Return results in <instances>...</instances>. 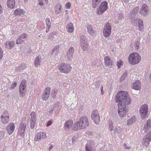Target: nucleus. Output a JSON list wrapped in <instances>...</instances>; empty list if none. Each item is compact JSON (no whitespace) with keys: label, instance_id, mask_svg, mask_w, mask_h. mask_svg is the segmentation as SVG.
I'll return each instance as SVG.
<instances>
[{"label":"nucleus","instance_id":"1","mask_svg":"<svg viewBox=\"0 0 151 151\" xmlns=\"http://www.w3.org/2000/svg\"><path fill=\"white\" fill-rule=\"evenodd\" d=\"M128 95L127 92L120 91L117 93L115 97V102L118 103V113L121 117L126 116L128 111L127 106L131 102L130 98Z\"/></svg>","mask_w":151,"mask_h":151},{"label":"nucleus","instance_id":"2","mask_svg":"<svg viewBox=\"0 0 151 151\" xmlns=\"http://www.w3.org/2000/svg\"><path fill=\"white\" fill-rule=\"evenodd\" d=\"M88 121L86 116L81 117L79 120L75 122L72 127V129L76 131L78 129L85 128L88 126Z\"/></svg>","mask_w":151,"mask_h":151},{"label":"nucleus","instance_id":"3","mask_svg":"<svg viewBox=\"0 0 151 151\" xmlns=\"http://www.w3.org/2000/svg\"><path fill=\"white\" fill-rule=\"evenodd\" d=\"M141 56L138 53L133 52L131 53L128 57V62L132 65L139 63L141 60Z\"/></svg>","mask_w":151,"mask_h":151},{"label":"nucleus","instance_id":"4","mask_svg":"<svg viewBox=\"0 0 151 151\" xmlns=\"http://www.w3.org/2000/svg\"><path fill=\"white\" fill-rule=\"evenodd\" d=\"M72 69L70 65L66 63L61 64L59 67V70L61 72L67 73L70 71Z\"/></svg>","mask_w":151,"mask_h":151},{"label":"nucleus","instance_id":"5","mask_svg":"<svg viewBox=\"0 0 151 151\" xmlns=\"http://www.w3.org/2000/svg\"><path fill=\"white\" fill-rule=\"evenodd\" d=\"M148 106L146 104L142 105L140 107L139 112L142 119H145L146 117L148 112Z\"/></svg>","mask_w":151,"mask_h":151},{"label":"nucleus","instance_id":"6","mask_svg":"<svg viewBox=\"0 0 151 151\" xmlns=\"http://www.w3.org/2000/svg\"><path fill=\"white\" fill-rule=\"evenodd\" d=\"M108 8V3L106 1L102 2L100 5L99 9L97 10L96 14H102Z\"/></svg>","mask_w":151,"mask_h":151},{"label":"nucleus","instance_id":"7","mask_svg":"<svg viewBox=\"0 0 151 151\" xmlns=\"http://www.w3.org/2000/svg\"><path fill=\"white\" fill-rule=\"evenodd\" d=\"M111 27L109 22L106 24L103 29V34L105 37H107L110 35Z\"/></svg>","mask_w":151,"mask_h":151},{"label":"nucleus","instance_id":"8","mask_svg":"<svg viewBox=\"0 0 151 151\" xmlns=\"http://www.w3.org/2000/svg\"><path fill=\"white\" fill-rule=\"evenodd\" d=\"M151 141V132H149L144 138L142 141V145L146 148L149 147L150 141Z\"/></svg>","mask_w":151,"mask_h":151},{"label":"nucleus","instance_id":"9","mask_svg":"<svg viewBox=\"0 0 151 151\" xmlns=\"http://www.w3.org/2000/svg\"><path fill=\"white\" fill-rule=\"evenodd\" d=\"M1 121L4 124H7L9 121V114L7 111H5L2 114L1 116Z\"/></svg>","mask_w":151,"mask_h":151},{"label":"nucleus","instance_id":"10","mask_svg":"<svg viewBox=\"0 0 151 151\" xmlns=\"http://www.w3.org/2000/svg\"><path fill=\"white\" fill-rule=\"evenodd\" d=\"M26 81L25 80L22 81L19 87V93L21 96H23L25 94V89L26 85Z\"/></svg>","mask_w":151,"mask_h":151},{"label":"nucleus","instance_id":"11","mask_svg":"<svg viewBox=\"0 0 151 151\" xmlns=\"http://www.w3.org/2000/svg\"><path fill=\"white\" fill-rule=\"evenodd\" d=\"M26 124L24 123L21 122L19 125L18 129V135L20 136H23L24 134V132L26 127Z\"/></svg>","mask_w":151,"mask_h":151},{"label":"nucleus","instance_id":"12","mask_svg":"<svg viewBox=\"0 0 151 151\" xmlns=\"http://www.w3.org/2000/svg\"><path fill=\"white\" fill-rule=\"evenodd\" d=\"M151 129V120H147L146 121L144 126L141 128L142 132L144 133L148 131Z\"/></svg>","mask_w":151,"mask_h":151},{"label":"nucleus","instance_id":"13","mask_svg":"<svg viewBox=\"0 0 151 151\" xmlns=\"http://www.w3.org/2000/svg\"><path fill=\"white\" fill-rule=\"evenodd\" d=\"M50 92V88L47 87L45 88V90L42 96V99L43 101L47 100L49 96Z\"/></svg>","mask_w":151,"mask_h":151},{"label":"nucleus","instance_id":"14","mask_svg":"<svg viewBox=\"0 0 151 151\" xmlns=\"http://www.w3.org/2000/svg\"><path fill=\"white\" fill-rule=\"evenodd\" d=\"M94 145V143L93 141H88L86 145V151H95L93 148Z\"/></svg>","mask_w":151,"mask_h":151},{"label":"nucleus","instance_id":"15","mask_svg":"<svg viewBox=\"0 0 151 151\" xmlns=\"http://www.w3.org/2000/svg\"><path fill=\"white\" fill-rule=\"evenodd\" d=\"M15 129V126L13 122L9 123L6 127V129L8 134L10 135L12 134Z\"/></svg>","mask_w":151,"mask_h":151},{"label":"nucleus","instance_id":"16","mask_svg":"<svg viewBox=\"0 0 151 151\" xmlns=\"http://www.w3.org/2000/svg\"><path fill=\"white\" fill-rule=\"evenodd\" d=\"M47 137L46 134L44 132L38 133L35 138L34 140L37 141L40 140L42 139L45 138Z\"/></svg>","mask_w":151,"mask_h":151},{"label":"nucleus","instance_id":"17","mask_svg":"<svg viewBox=\"0 0 151 151\" xmlns=\"http://www.w3.org/2000/svg\"><path fill=\"white\" fill-rule=\"evenodd\" d=\"M104 63L106 67H111L113 63L109 57L108 56L104 57Z\"/></svg>","mask_w":151,"mask_h":151},{"label":"nucleus","instance_id":"18","mask_svg":"<svg viewBox=\"0 0 151 151\" xmlns=\"http://www.w3.org/2000/svg\"><path fill=\"white\" fill-rule=\"evenodd\" d=\"M141 84L139 81H134L132 84V88L133 89L136 90H139L141 88Z\"/></svg>","mask_w":151,"mask_h":151},{"label":"nucleus","instance_id":"19","mask_svg":"<svg viewBox=\"0 0 151 151\" xmlns=\"http://www.w3.org/2000/svg\"><path fill=\"white\" fill-rule=\"evenodd\" d=\"M148 12L147 6L146 4H144L142 5L140 13L142 15L145 16L146 15Z\"/></svg>","mask_w":151,"mask_h":151},{"label":"nucleus","instance_id":"20","mask_svg":"<svg viewBox=\"0 0 151 151\" xmlns=\"http://www.w3.org/2000/svg\"><path fill=\"white\" fill-rule=\"evenodd\" d=\"M62 7L60 3L57 4L55 7V12L56 14H60L62 11Z\"/></svg>","mask_w":151,"mask_h":151},{"label":"nucleus","instance_id":"21","mask_svg":"<svg viewBox=\"0 0 151 151\" xmlns=\"http://www.w3.org/2000/svg\"><path fill=\"white\" fill-rule=\"evenodd\" d=\"M87 31L90 35L94 36L96 35V32L93 29V27L91 25H88L87 27Z\"/></svg>","mask_w":151,"mask_h":151},{"label":"nucleus","instance_id":"22","mask_svg":"<svg viewBox=\"0 0 151 151\" xmlns=\"http://www.w3.org/2000/svg\"><path fill=\"white\" fill-rule=\"evenodd\" d=\"M73 122L72 119L67 121L65 123L64 127L65 129H70L73 125Z\"/></svg>","mask_w":151,"mask_h":151},{"label":"nucleus","instance_id":"23","mask_svg":"<svg viewBox=\"0 0 151 151\" xmlns=\"http://www.w3.org/2000/svg\"><path fill=\"white\" fill-rule=\"evenodd\" d=\"M14 45V42L13 41H7L5 44V47L9 49H12Z\"/></svg>","mask_w":151,"mask_h":151},{"label":"nucleus","instance_id":"24","mask_svg":"<svg viewBox=\"0 0 151 151\" xmlns=\"http://www.w3.org/2000/svg\"><path fill=\"white\" fill-rule=\"evenodd\" d=\"M7 4L9 8L12 9L15 6V0H7Z\"/></svg>","mask_w":151,"mask_h":151},{"label":"nucleus","instance_id":"25","mask_svg":"<svg viewBox=\"0 0 151 151\" xmlns=\"http://www.w3.org/2000/svg\"><path fill=\"white\" fill-rule=\"evenodd\" d=\"M67 31L69 32H72L73 31L74 27L72 23H69L66 27Z\"/></svg>","mask_w":151,"mask_h":151},{"label":"nucleus","instance_id":"26","mask_svg":"<svg viewBox=\"0 0 151 151\" xmlns=\"http://www.w3.org/2000/svg\"><path fill=\"white\" fill-rule=\"evenodd\" d=\"M136 120L135 117L133 116L127 121V124L128 126H130L134 123Z\"/></svg>","mask_w":151,"mask_h":151},{"label":"nucleus","instance_id":"27","mask_svg":"<svg viewBox=\"0 0 151 151\" xmlns=\"http://www.w3.org/2000/svg\"><path fill=\"white\" fill-rule=\"evenodd\" d=\"M80 44L88 43V39L86 37L83 35H81L80 37Z\"/></svg>","mask_w":151,"mask_h":151},{"label":"nucleus","instance_id":"28","mask_svg":"<svg viewBox=\"0 0 151 151\" xmlns=\"http://www.w3.org/2000/svg\"><path fill=\"white\" fill-rule=\"evenodd\" d=\"M24 12L22 9L15 10L14 12V14L15 15H21L22 14H24Z\"/></svg>","mask_w":151,"mask_h":151},{"label":"nucleus","instance_id":"29","mask_svg":"<svg viewBox=\"0 0 151 151\" xmlns=\"http://www.w3.org/2000/svg\"><path fill=\"white\" fill-rule=\"evenodd\" d=\"M74 51L73 47H70L69 48L67 55L68 58L70 59L72 57Z\"/></svg>","mask_w":151,"mask_h":151},{"label":"nucleus","instance_id":"30","mask_svg":"<svg viewBox=\"0 0 151 151\" xmlns=\"http://www.w3.org/2000/svg\"><path fill=\"white\" fill-rule=\"evenodd\" d=\"M29 120H36V114L35 112L32 111L30 114Z\"/></svg>","mask_w":151,"mask_h":151},{"label":"nucleus","instance_id":"31","mask_svg":"<svg viewBox=\"0 0 151 151\" xmlns=\"http://www.w3.org/2000/svg\"><path fill=\"white\" fill-rule=\"evenodd\" d=\"M92 120H93L95 124H98L100 121V117L99 114L95 116L94 118L92 119Z\"/></svg>","mask_w":151,"mask_h":151},{"label":"nucleus","instance_id":"32","mask_svg":"<svg viewBox=\"0 0 151 151\" xmlns=\"http://www.w3.org/2000/svg\"><path fill=\"white\" fill-rule=\"evenodd\" d=\"M138 25L139 30L141 31L143 28V25L142 21L141 19H138Z\"/></svg>","mask_w":151,"mask_h":151},{"label":"nucleus","instance_id":"33","mask_svg":"<svg viewBox=\"0 0 151 151\" xmlns=\"http://www.w3.org/2000/svg\"><path fill=\"white\" fill-rule=\"evenodd\" d=\"M99 114L98 113V110L96 109H94L92 112L91 115V118L92 119L94 118L95 116Z\"/></svg>","mask_w":151,"mask_h":151},{"label":"nucleus","instance_id":"34","mask_svg":"<svg viewBox=\"0 0 151 151\" xmlns=\"http://www.w3.org/2000/svg\"><path fill=\"white\" fill-rule=\"evenodd\" d=\"M36 120H29L30 126L31 129H33L36 124Z\"/></svg>","mask_w":151,"mask_h":151},{"label":"nucleus","instance_id":"35","mask_svg":"<svg viewBox=\"0 0 151 151\" xmlns=\"http://www.w3.org/2000/svg\"><path fill=\"white\" fill-rule=\"evenodd\" d=\"M40 58L39 56L37 57L35 59L34 62V64L36 67H37L40 65Z\"/></svg>","mask_w":151,"mask_h":151},{"label":"nucleus","instance_id":"36","mask_svg":"<svg viewBox=\"0 0 151 151\" xmlns=\"http://www.w3.org/2000/svg\"><path fill=\"white\" fill-rule=\"evenodd\" d=\"M82 49L84 50H86L89 47V45L88 43H85L81 45Z\"/></svg>","mask_w":151,"mask_h":151},{"label":"nucleus","instance_id":"37","mask_svg":"<svg viewBox=\"0 0 151 151\" xmlns=\"http://www.w3.org/2000/svg\"><path fill=\"white\" fill-rule=\"evenodd\" d=\"M114 129L113 123L111 121H109V127L108 129L110 131H112Z\"/></svg>","mask_w":151,"mask_h":151},{"label":"nucleus","instance_id":"38","mask_svg":"<svg viewBox=\"0 0 151 151\" xmlns=\"http://www.w3.org/2000/svg\"><path fill=\"white\" fill-rule=\"evenodd\" d=\"M100 1L99 0H92V6L95 8L98 4V3Z\"/></svg>","mask_w":151,"mask_h":151},{"label":"nucleus","instance_id":"39","mask_svg":"<svg viewBox=\"0 0 151 151\" xmlns=\"http://www.w3.org/2000/svg\"><path fill=\"white\" fill-rule=\"evenodd\" d=\"M123 62L121 60H119V61L116 62L117 65L119 69L120 68L121 66L123 65Z\"/></svg>","mask_w":151,"mask_h":151},{"label":"nucleus","instance_id":"40","mask_svg":"<svg viewBox=\"0 0 151 151\" xmlns=\"http://www.w3.org/2000/svg\"><path fill=\"white\" fill-rule=\"evenodd\" d=\"M139 44L140 43L139 41H136L135 42L134 44V47L136 50H137L139 49Z\"/></svg>","mask_w":151,"mask_h":151},{"label":"nucleus","instance_id":"41","mask_svg":"<svg viewBox=\"0 0 151 151\" xmlns=\"http://www.w3.org/2000/svg\"><path fill=\"white\" fill-rule=\"evenodd\" d=\"M45 23L47 27H51V23L50 19L48 18H46L45 19Z\"/></svg>","mask_w":151,"mask_h":151},{"label":"nucleus","instance_id":"42","mask_svg":"<svg viewBox=\"0 0 151 151\" xmlns=\"http://www.w3.org/2000/svg\"><path fill=\"white\" fill-rule=\"evenodd\" d=\"M24 41L22 39L18 37L16 40V44H21L24 42Z\"/></svg>","mask_w":151,"mask_h":151},{"label":"nucleus","instance_id":"43","mask_svg":"<svg viewBox=\"0 0 151 151\" xmlns=\"http://www.w3.org/2000/svg\"><path fill=\"white\" fill-rule=\"evenodd\" d=\"M27 36V35L26 33H23L20 35L19 37L21 39H24Z\"/></svg>","mask_w":151,"mask_h":151},{"label":"nucleus","instance_id":"44","mask_svg":"<svg viewBox=\"0 0 151 151\" xmlns=\"http://www.w3.org/2000/svg\"><path fill=\"white\" fill-rule=\"evenodd\" d=\"M127 72H125L122 75L120 79V81H122V80L124 79L125 77L127 76Z\"/></svg>","mask_w":151,"mask_h":151},{"label":"nucleus","instance_id":"45","mask_svg":"<svg viewBox=\"0 0 151 151\" xmlns=\"http://www.w3.org/2000/svg\"><path fill=\"white\" fill-rule=\"evenodd\" d=\"M71 4L70 2H67L65 5V8L66 9H69L70 8Z\"/></svg>","mask_w":151,"mask_h":151},{"label":"nucleus","instance_id":"46","mask_svg":"<svg viewBox=\"0 0 151 151\" xmlns=\"http://www.w3.org/2000/svg\"><path fill=\"white\" fill-rule=\"evenodd\" d=\"M3 51L2 48L0 47V60H1L3 57Z\"/></svg>","mask_w":151,"mask_h":151},{"label":"nucleus","instance_id":"47","mask_svg":"<svg viewBox=\"0 0 151 151\" xmlns=\"http://www.w3.org/2000/svg\"><path fill=\"white\" fill-rule=\"evenodd\" d=\"M17 85V83L16 82L13 83L11 86V89L14 88Z\"/></svg>","mask_w":151,"mask_h":151},{"label":"nucleus","instance_id":"48","mask_svg":"<svg viewBox=\"0 0 151 151\" xmlns=\"http://www.w3.org/2000/svg\"><path fill=\"white\" fill-rule=\"evenodd\" d=\"M52 122V120H49L47 122V124L46 125V126L47 127H48L50 125H51Z\"/></svg>","mask_w":151,"mask_h":151},{"label":"nucleus","instance_id":"49","mask_svg":"<svg viewBox=\"0 0 151 151\" xmlns=\"http://www.w3.org/2000/svg\"><path fill=\"white\" fill-rule=\"evenodd\" d=\"M124 148L126 149H129L130 148V147L128 146L126 143L124 144Z\"/></svg>","mask_w":151,"mask_h":151},{"label":"nucleus","instance_id":"50","mask_svg":"<svg viewBox=\"0 0 151 151\" xmlns=\"http://www.w3.org/2000/svg\"><path fill=\"white\" fill-rule=\"evenodd\" d=\"M51 27H46V32H48L49 31V29H50Z\"/></svg>","mask_w":151,"mask_h":151},{"label":"nucleus","instance_id":"51","mask_svg":"<svg viewBox=\"0 0 151 151\" xmlns=\"http://www.w3.org/2000/svg\"><path fill=\"white\" fill-rule=\"evenodd\" d=\"M39 4L41 6H42L44 4L43 1H40Z\"/></svg>","mask_w":151,"mask_h":151},{"label":"nucleus","instance_id":"52","mask_svg":"<svg viewBox=\"0 0 151 151\" xmlns=\"http://www.w3.org/2000/svg\"><path fill=\"white\" fill-rule=\"evenodd\" d=\"M2 7L0 3V14L2 12Z\"/></svg>","mask_w":151,"mask_h":151},{"label":"nucleus","instance_id":"53","mask_svg":"<svg viewBox=\"0 0 151 151\" xmlns=\"http://www.w3.org/2000/svg\"><path fill=\"white\" fill-rule=\"evenodd\" d=\"M101 91L102 94H103L104 92V91H103V86H102L101 87Z\"/></svg>","mask_w":151,"mask_h":151},{"label":"nucleus","instance_id":"54","mask_svg":"<svg viewBox=\"0 0 151 151\" xmlns=\"http://www.w3.org/2000/svg\"><path fill=\"white\" fill-rule=\"evenodd\" d=\"M134 9L136 10V12H137L138 10V8L136 6V7H135V8Z\"/></svg>","mask_w":151,"mask_h":151},{"label":"nucleus","instance_id":"55","mask_svg":"<svg viewBox=\"0 0 151 151\" xmlns=\"http://www.w3.org/2000/svg\"><path fill=\"white\" fill-rule=\"evenodd\" d=\"M53 147L51 145H50V147H49V148L50 150H51Z\"/></svg>","mask_w":151,"mask_h":151},{"label":"nucleus","instance_id":"56","mask_svg":"<svg viewBox=\"0 0 151 151\" xmlns=\"http://www.w3.org/2000/svg\"><path fill=\"white\" fill-rule=\"evenodd\" d=\"M115 131L116 132V133H118V129H115Z\"/></svg>","mask_w":151,"mask_h":151},{"label":"nucleus","instance_id":"57","mask_svg":"<svg viewBox=\"0 0 151 151\" xmlns=\"http://www.w3.org/2000/svg\"><path fill=\"white\" fill-rule=\"evenodd\" d=\"M149 78L150 79V80L151 81V73L150 74L149 76Z\"/></svg>","mask_w":151,"mask_h":151},{"label":"nucleus","instance_id":"58","mask_svg":"<svg viewBox=\"0 0 151 151\" xmlns=\"http://www.w3.org/2000/svg\"><path fill=\"white\" fill-rule=\"evenodd\" d=\"M28 1V0H24V1L25 2H26L27 1Z\"/></svg>","mask_w":151,"mask_h":151},{"label":"nucleus","instance_id":"59","mask_svg":"<svg viewBox=\"0 0 151 151\" xmlns=\"http://www.w3.org/2000/svg\"><path fill=\"white\" fill-rule=\"evenodd\" d=\"M54 49H55V48H53V50H52V51H55V50H54Z\"/></svg>","mask_w":151,"mask_h":151}]
</instances>
